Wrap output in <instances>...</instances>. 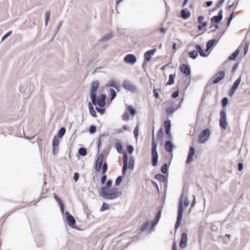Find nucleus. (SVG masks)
<instances>
[{"mask_svg": "<svg viewBox=\"0 0 250 250\" xmlns=\"http://www.w3.org/2000/svg\"><path fill=\"white\" fill-rule=\"evenodd\" d=\"M121 192H119L117 188H113L110 190L100 192V195L105 199L112 200L114 199L121 195Z\"/></svg>", "mask_w": 250, "mask_h": 250, "instance_id": "obj_1", "label": "nucleus"}, {"mask_svg": "<svg viewBox=\"0 0 250 250\" xmlns=\"http://www.w3.org/2000/svg\"><path fill=\"white\" fill-rule=\"evenodd\" d=\"M104 157H97L95 162L94 169L96 172H99L102 167V174H105L107 170V164Z\"/></svg>", "mask_w": 250, "mask_h": 250, "instance_id": "obj_2", "label": "nucleus"}, {"mask_svg": "<svg viewBox=\"0 0 250 250\" xmlns=\"http://www.w3.org/2000/svg\"><path fill=\"white\" fill-rule=\"evenodd\" d=\"M183 193H182L178 205V212H177V220L175 224V229L176 230L177 229L181 223V221L183 218V214L184 212V206H183Z\"/></svg>", "mask_w": 250, "mask_h": 250, "instance_id": "obj_3", "label": "nucleus"}, {"mask_svg": "<svg viewBox=\"0 0 250 250\" xmlns=\"http://www.w3.org/2000/svg\"><path fill=\"white\" fill-rule=\"evenodd\" d=\"M210 133V130L208 128L204 129L200 134L198 142L200 143H205L209 139Z\"/></svg>", "mask_w": 250, "mask_h": 250, "instance_id": "obj_4", "label": "nucleus"}, {"mask_svg": "<svg viewBox=\"0 0 250 250\" xmlns=\"http://www.w3.org/2000/svg\"><path fill=\"white\" fill-rule=\"evenodd\" d=\"M220 118L219 120V125L220 127L225 130L227 129V115L226 110L223 108L220 112Z\"/></svg>", "mask_w": 250, "mask_h": 250, "instance_id": "obj_5", "label": "nucleus"}, {"mask_svg": "<svg viewBox=\"0 0 250 250\" xmlns=\"http://www.w3.org/2000/svg\"><path fill=\"white\" fill-rule=\"evenodd\" d=\"M122 87L125 90L134 93L136 91V87L128 80H125L122 84Z\"/></svg>", "mask_w": 250, "mask_h": 250, "instance_id": "obj_6", "label": "nucleus"}, {"mask_svg": "<svg viewBox=\"0 0 250 250\" xmlns=\"http://www.w3.org/2000/svg\"><path fill=\"white\" fill-rule=\"evenodd\" d=\"M19 90L20 92L27 97H29L32 91L31 90V85L28 84H24L23 85H21L19 87Z\"/></svg>", "mask_w": 250, "mask_h": 250, "instance_id": "obj_7", "label": "nucleus"}, {"mask_svg": "<svg viewBox=\"0 0 250 250\" xmlns=\"http://www.w3.org/2000/svg\"><path fill=\"white\" fill-rule=\"evenodd\" d=\"M164 127L165 128L166 134L167 135L168 137L170 139L172 138V134L171 133V121L167 119L164 122Z\"/></svg>", "mask_w": 250, "mask_h": 250, "instance_id": "obj_8", "label": "nucleus"}, {"mask_svg": "<svg viewBox=\"0 0 250 250\" xmlns=\"http://www.w3.org/2000/svg\"><path fill=\"white\" fill-rule=\"evenodd\" d=\"M106 96L105 94L96 95V100L100 107H104L106 104Z\"/></svg>", "mask_w": 250, "mask_h": 250, "instance_id": "obj_9", "label": "nucleus"}, {"mask_svg": "<svg viewBox=\"0 0 250 250\" xmlns=\"http://www.w3.org/2000/svg\"><path fill=\"white\" fill-rule=\"evenodd\" d=\"M100 83L98 81H92L90 85L89 95H96Z\"/></svg>", "mask_w": 250, "mask_h": 250, "instance_id": "obj_10", "label": "nucleus"}, {"mask_svg": "<svg viewBox=\"0 0 250 250\" xmlns=\"http://www.w3.org/2000/svg\"><path fill=\"white\" fill-rule=\"evenodd\" d=\"M124 60L128 64H134L137 62V58L134 54H128L125 56Z\"/></svg>", "mask_w": 250, "mask_h": 250, "instance_id": "obj_11", "label": "nucleus"}, {"mask_svg": "<svg viewBox=\"0 0 250 250\" xmlns=\"http://www.w3.org/2000/svg\"><path fill=\"white\" fill-rule=\"evenodd\" d=\"M223 12L222 9H221L219 11L217 15L212 17L210 19L211 23L214 24V23H220V21L222 20L223 18Z\"/></svg>", "mask_w": 250, "mask_h": 250, "instance_id": "obj_12", "label": "nucleus"}, {"mask_svg": "<svg viewBox=\"0 0 250 250\" xmlns=\"http://www.w3.org/2000/svg\"><path fill=\"white\" fill-rule=\"evenodd\" d=\"M241 82V76H240L234 82L232 86L229 91V96L232 97L235 91L237 89Z\"/></svg>", "mask_w": 250, "mask_h": 250, "instance_id": "obj_13", "label": "nucleus"}, {"mask_svg": "<svg viewBox=\"0 0 250 250\" xmlns=\"http://www.w3.org/2000/svg\"><path fill=\"white\" fill-rule=\"evenodd\" d=\"M225 77V72L223 71H220L217 72L213 77L212 83L216 84L223 79Z\"/></svg>", "mask_w": 250, "mask_h": 250, "instance_id": "obj_14", "label": "nucleus"}, {"mask_svg": "<svg viewBox=\"0 0 250 250\" xmlns=\"http://www.w3.org/2000/svg\"><path fill=\"white\" fill-rule=\"evenodd\" d=\"M65 217L68 225L71 228H73L76 223L74 217L68 211L66 212Z\"/></svg>", "mask_w": 250, "mask_h": 250, "instance_id": "obj_15", "label": "nucleus"}, {"mask_svg": "<svg viewBox=\"0 0 250 250\" xmlns=\"http://www.w3.org/2000/svg\"><path fill=\"white\" fill-rule=\"evenodd\" d=\"M115 148L116 149L118 153L123 154V156H128L126 151H123V145L122 142H117L114 145Z\"/></svg>", "mask_w": 250, "mask_h": 250, "instance_id": "obj_16", "label": "nucleus"}, {"mask_svg": "<svg viewBox=\"0 0 250 250\" xmlns=\"http://www.w3.org/2000/svg\"><path fill=\"white\" fill-rule=\"evenodd\" d=\"M188 241V234L187 233L184 232L182 234L181 238L180 241L179 245L180 247L184 249L187 246Z\"/></svg>", "mask_w": 250, "mask_h": 250, "instance_id": "obj_17", "label": "nucleus"}, {"mask_svg": "<svg viewBox=\"0 0 250 250\" xmlns=\"http://www.w3.org/2000/svg\"><path fill=\"white\" fill-rule=\"evenodd\" d=\"M157 143L154 139V132L153 131V138L152 141V153L151 156H158V153L157 151Z\"/></svg>", "mask_w": 250, "mask_h": 250, "instance_id": "obj_18", "label": "nucleus"}, {"mask_svg": "<svg viewBox=\"0 0 250 250\" xmlns=\"http://www.w3.org/2000/svg\"><path fill=\"white\" fill-rule=\"evenodd\" d=\"M156 51L155 48L147 51L144 54V60L149 62Z\"/></svg>", "mask_w": 250, "mask_h": 250, "instance_id": "obj_19", "label": "nucleus"}, {"mask_svg": "<svg viewBox=\"0 0 250 250\" xmlns=\"http://www.w3.org/2000/svg\"><path fill=\"white\" fill-rule=\"evenodd\" d=\"M180 69L183 74L187 76H190L191 70L188 65L183 64L181 66Z\"/></svg>", "mask_w": 250, "mask_h": 250, "instance_id": "obj_20", "label": "nucleus"}, {"mask_svg": "<svg viewBox=\"0 0 250 250\" xmlns=\"http://www.w3.org/2000/svg\"><path fill=\"white\" fill-rule=\"evenodd\" d=\"M113 37V34L112 32L107 33L104 35L102 36L99 39V42H105L109 40Z\"/></svg>", "mask_w": 250, "mask_h": 250, "instance_id": "obj_21", "label": "nucleus"}, {"mask_svg": "<svg viewBox=\"0 0 250 250\" xmlns=\"http://www.w3.org/2000/svg\"><path fill=\"white\" fill-rule=\"evenodd\" d=\"M196 49V51H197V53H199V55L201 57H206L208 56V54H206L204 51L203 50L202 46L199 44H196L195 46Z\"/></svg>", "mask_w": 250, "mask_h": 250, "instance_id": "obj_22", "label": "nucleus"}, {"mask_svg": "<svg viewBox=\"0 0 250 250\" xmlns=\"http://www.w3.org/2000/svg\"><path fill=\"white\" fill-rule=\"evenodd\" d=\"M165 147L167 151L171 153V156H172V141H167L165 144Z\"/></svg>", "mask_w": 250, "mask_h": 250, "instance_id": "obj_23", "label": "nucleus"}, {"mask_svg": "<svg viewBox=\"0 0 250 250\" xmlns=\"http://www.w3.org/2000/svg\"><path fill=\"white\" fill-rule=\"evenodd\" d=\"M101 137H100L99 139H98V143H97V151H98V153H97V156H105L106 155H107L108 154L106 153L107 152H104L103 153V152H101V153H99V151H100V146H101Z\"/></svg>", "mask_w": 250, "mask_h": 250, "instance_id": "obj_24", "label": "nucleus"}, {"mask_svg": "<svg viewBox=\"0 0 250 250\" xmlns=\"http://www.w3.org/2000/svg\"><path fill=\"white\" fill-rule=\"evenodd\" d=\"M135 160L134 157H128L127 160V167L128 169H132L134 168Z\"/></svg>", "mask_w": 250, "mask_h": 250, "instance_id": "obj_25", "label": "nucleus"}, {"mask_svg": "<svg viewBox=\"0 0 250 250\" xmlns=\"http://www.w3.org/2000/svg\"><path fill=\"white\" fill-rule=\"evenodd\" d=\"M190 16V12L185 9L181 11V17L184 20L188 19Z\"/></svg>", "mask_w": 250, "mask_h": 250, "instance_id": "obj_26", "label": "nucleus"}, {"mask_svg": "<svg viewBox=\"0 0 250 250\" xmlns=\"http://www.w3.org/2000/svg\"><path fill=\"white\" fill-rule=\"evenodd\" d=\"M240 49L239 48H238L230 56H229L228 58V60H235L240 53Z\"/></svg>", "mask_w": 250, "mask_h": 250, "instance_id": "obj_27", "label": "nucleus"}, {"mask_svg": "<svg viewBox=\"0 0 250 250\" xmlns=\"http://www.w3.org/2000/svg\"><path fill=\"white\" fill-rule=\"evenodd\" d=\"M88 109L89 110V113H90L91 116L93 117H97L96 112L90 102H89L88 103Z\"/></svg>", "mask_w": 250, "mask_h": 250, "instance_id": "obj_28", "label": "nucleus"}, {"mask_svg": "<svg viewBox=\"0 0 250 250\" xmlns=\"http://www.w3.org/2000/svg\"><path fill=\"white\" fill-rule=\"evenodd\" d=\"M112 181L111 180H108L106 183V185L104 187H102L101 188V192L108 190V189L111 187L112 185Z\"/></svg>", "mask_w": 250, "mask_h": 250, "instance_id": "obj_29", "label": "nucleus"}, {"mask_svg": "<svg viewBox=\"0 0 250 250\" xmlns=\"http://www.w3.org/2000/svg\"><path fill=\"white\" fill-rule=\"evenodd\" d=\"M128 157H123V167L122 168V174L125 175L128 169L127 167V160Z\"/></svg>", "mask_w": 250, "mask_h": 250, "instance_id": "obj_30", "label": "nucleus"}, {"mask_svg": "<svg viewBox=\"0 0 250 250\" xmlns=\"http://www.w3.org/2000/svg\"><path fill=\"white\" fill-rule=\"evenodd\" d=\"M155 178L160 180L161 182H166L167 181V178L166 176L161 174H156L155 175Z\"/></svg>", "mask_w": 250, "mask_h": 250, "instance_id": "obj_31", "label": "nucleus"}, {"mask_svg": "<svg viewBox=\"0 0 250 250\" xmlns=\"http://www.w3.org/2000/svg\"><path fill=\"white\" fill-rule=\"evenodd\" d=\"M164 135V129H163V127H161L159 129L158 134H157V137L158 140L159 141H161V142L163 143L162 138H163Z\"/></svg>", "mask_w": 250, "mask_h": 250, "instance_id": "obj_32", "label": "nucleus"}, {"mask_svg": "<svg viewBox=\"0 0 250 250\" xmlns=\"http://www.w3.org/2000/svg\"><path fill=\"white\" fill-rule=\"evenodd\" d=\"M65 131H66V129H65V127H61L58 130V131L57 132V136H56L58 137V138H62L63 137V136L64 135Z\"/></svg>", "mask_w": 250, "mask_h": 250, "instance_id": "obj_33", "label": "nucleus"}, {"mask_svg": "<svg viewBox=\"0 0 250 250\" xmlns=\"http://www.w3.org/2000/svg\"><path fill=\"white\" fill-rule=\"evenodd\" d=\"M78 154L81 156H85L87 154V150L85 147H81L78 150Z\"/></svg>", "mask_w": 250, "mask_h": 250, "instance_id": "obj_34", "label": "nucleus"}, {"mask_svg": "<svg viewBox=\"0 0 250 250\" xmlns=\"http://www.w3.org/2000/svg\"><path fill=\"white\" fill-rule=\"evenodd\" d=\"M216 42V40L215 39L210 40L207 42L206 47H208V48H211L213 47Z\"/></svg>", "mask_w": 250, "mask_h": 250, "instance_id": "obj_35", "label": "nucleus"}, {"mask_svg": "<svg viewBox=\"0 0 250 250\" xmlns=\"http://www.w3.org/2000/svg\"><path fill=\"white\" fill-rule=\"evenodd\" d=\"M149 222L148 221L142 224L140 228V232H143L146 230V229L149 227Z\"/></svg>", "mask_w": 250, "mask_h": 250, "instance_id": "obj_36", "label": "nucleus"}, {"mask_svg": "<svg viewBox=\"0 0 250 250\" xmlns=\"http://www.w3.org/2000/svg\"><path fill=\"white\" fill-rule=\"evenodd\" d=\"M183 101V99H182L179 102H178L179 104H176V102H177V100L176 101H173V113L179 107H180L181 105V104Z\"/></svg>", "mask_w": 250, "mask_h": 250, "instance_id": "obj_37", "label": "nucleus"}, {"mask_svg": "<svg viewBox=\"0 0 250 250\" xmlns=\"http://www.w3.org/2000/svg\"><path fill=\"white\" fill-rule=\"evenodd\" d=\"M90 95V98L92 103V104H93L94 105L96 106L97 105H98V104L96 100V95Z\"/></svg>", "mask_w": 250, "mask_h": 250, "instance_id": "obj_38", "label": "nucleus"}, {"mask_svg": "<svg viewBox=\"0 0 250 250\" xmlns=\"http://www.w3.org/2000/svg\"><path fill=\"white\" fill-rule=\"evenodd\" d=\"M189 57L192 59H195L198 56V54L197 53V51L195 50H193L192 51L189 52L188 53Z\"/></svg>", "mask_w": 250, "mask_h": 250, "instance_id": "obj_39", "label": "nucleus"}, {"mask_svg": "<svg viewBox=\"0 0 250 250\" xmlns=\"http://www.w3.org/2000/svg\"><path fill=\"white\" fill-rule=\"evenodd\" d=\"M50 16V11H47L45 13V25L46 26L47 25L49 18Z\"/></svg>", "mask_w": 250, "mask_h": 250, "instance_id": "obj_40", "label": "nucleus"}, {"mask_svg": "<svg viewBox=\"0 0 250 250\" xmlns=\"http://www.w3.org/2000/svg\"><path fill=\"white\" fill-rule=\"evenodd\" d=\"M128 111L131 115H135L137 113V110L132 106L129 105L128 107Z\"/></svg>", "mask_w": 250, "mask_h": 250, "instance_id": "obj_41", "label": "nucleus"}, {"mask_svg": "<svg viewBox=\"0 0 250 250\" xmlns=\"http://www.w3.org/2000/svg\"><path fill=\"white\" fill-rule=\"evenodd\" d=\"M109 92L110 95V100L111 101L115 98L116 96V93L115 90L112 88L110 89Z\"/></svg>", "mask_w": 250, "mask_h": 250, "instance_id": "obj_42", "label": "nucleus"}, {"mask_svg": "<svg viewBox=\"0 0 250 250\" xmlns=\"http://www.w3.org/2000/svg\"><path fill=\"white\" fill-rule=\"evenodd\" d=\"M134 147L131 145H127L126 146V152L129 154H132L133 152L134 151Z\"/></svg>", "mask_w": 250, "mask_h": 250, "instance_id": "obj_43", "label": "nucleus"}, {"mask_svg": "<svg viewBox=\"0 0 250 250\" xmlns=\"http://www.w3.org/2000/svg\"><path fill=\"white\" fill-rule=\"evenodd\" d=\"M59 138L56 136H54L52 140V146H58L60 140Z\"/></svg>", "mask_w": 250, "mask_h": 250, "instance_id": "obj_44", "label": "nucleus"}, {"mask_svg": "<svg viewBox=\"0 0 250 250\" xmlns=\"http://www.w3.org/2000/svg\"><path fill=\"white\" fill-rule=\"evenodd\" d=\"M236 0H229L228 2L227 8L230 10L235 4Z\"/></svg>", "mask_w": 250, "mask_h": 250, "instance_id": "obj_45", "label": "nucleus"}, {"mask_svg": "<svg viewBox=\"0 0 250 250\" xmlns=\"http://www.w3.org/2000/svg\"><path fill=\"white\" fill-rule=\"evenodd\" d=\"M109 208V206L108 204L104 202L102 204V206L100 209V211L102 212L105 210H107Z\"/></svg>", "mask_w": 250, "mask_h": 250, "instance_id": "obj_46", "label": "nucleus"}, {"mask_svg": "<svg viewBox=\"0 0 250 250\" xmlns=\"http://www.w3.org/2000/svg\"><path fill=\"white\" fill-rule=\"evenodd\" d=\"M123 179V176H119L117 177L115 182V186H119L121 183L122 180Z\"/></svg>", "mask_w": 250, "mask_h": 250, "instance_id": "obj_47", "label": "nucleus"}, {"mask_svg": "<svg viewBox=\"0 0 250 250\" xmlns=\"http://www.w3.org/2000/svg\"><path fill=\"white\" fill-rule=\"evenodd\" d=\"M139 130V126L138 125H136V126H135L134 130V137L135 138V139L136 140H137L138 138Z\"/></svg>", "mask_w": 250, "mask_h": 250, "instance_id": "obj_48", "label": "nucleus"}, {"mask_svg": "<svg viewBox=\"0 0 250 250\" xmlns=\"http://www.w3.org/2000/svg\"><path fill=\"white\" fill-rule=\"evenodd\" d=\"M168 167L167 163L164 164L161 168V171L163 173H166L167 171Z\"/></svg>", "mask_w": 250, "mask_h": 250, "instance_id": "obj_49", "label": "nucleus"}, {"mask_svg": "<svg viewBox=\"0 0 250 250\" xmlns=\"http://www.w3.org/2000/svg\"><path fill=\"white\" fill-rule=\"evenodd\" d=\"M221 103L223 107H226L229 104V100L228 98H223L222 100Z\"/></svg>", "mask_w": 250, "mask_h": 250, "instance_id": "obj_50", "label": "nucleus"}, {"mask_svg": "<svg viewBox=\"0 0 250 250\" xmlns=\"http://www.w3.org/2000/svg\"><path fill=\"white\" fill-rule=\"evenodd\" d=\"M212 27H214V29L210 31L209 32H212L215 31L217 29L220 28L219 23H211V25L210 26V28H211Z\"/></svg>", "mask_w": 250, "mask_h": 250, "instance_id": "obj_51", "label": "nucleus"}, {"mask_svg": "<svg viewBox=\"0 0 250 250\" xmlns=\"http://www.w3.org/2000/svg\"><path fill=\"white\" fill-rule=\"evenodd\" d=\"M96 131V127L94 125H91L89 128V132L91 134L94 133Z\"/></svg>", "mask_w": 250, "mask_h": 250, "instance_id": "obj_52", "label": "nucleus"}, {"mask_svg": "<svg viewBox=\"0 0 250 250\" xmlns=\"http://www.w3.org/2000/svg\"><path fill=\"white\" fill-rule=\"evenodd\" d=\"M95 109L98 112L100 113L101 114H103L105 112V109L103 107H96Z\"/></svg>", "mask_w": 250, "mask_h": 250, "instance_id": "obj_53", "label": "nucleus"}, {"mask_svg": "<svg viewBox=\"0 0 250 250\" xmlns=\"http://www.w3.org/2000/svg\"><path fill=\"white\" fill-rule=\"evenodd\" d=\"M116 84V83L114 81L111 80L108 82V83L106 84V86L107 87H114Z\"/></svg>", "mask_w": 250, "mask_h": 250, "instance_id": "obj_54", "label": "nucleus"}, {"mask_svg": "<svg viewBox=\"0 0 250 250\" xmlns=\"http://www.w3.org/2000/svg\"><path fill=\"white\" fill-rule=\"evenodd\" d=\"M195 153V150L193 146H191L189 149L188 156H193Z\"/></svg>", "mask_w": 250, "mask_h": 250, "instance_id": "obj_55", "label": "nucleus"}, {"mask_svg": "<svg viewBox=\"0 0 250 250\" xmlns=\"http://www.w3.org/2000/svg\"><path fill=\"white\" fill-rule=\"evenodd\" d=\"M12 33V31H9L7 32L6 34H5L1 38V42H3L4 40H5L7 37L10 36Z\"/></svg>", "mask_w": 250, "mask_h": 250, "instance_id": "obj_56", "label": "nucleus"}, {"mask_svg": "<svg viewBox=\"0 0 250 250\" xmlns=\"http://www.w3.org/2000/svg\"><path fill=\"white\" fill-rule=\"evenodd\" d=\"M162 207H161L159 210L158 211L157 213V214L155 216V219H157V220H159L160 218H161V213H162Z\"/></svg>", "mask_w": 250, "mask_h": 250, "instance_id": "obj_57", "label": "nucleus"}, {"mask_svg": "<svg viewBox=\"0 0 250 250\" xmlns=\"http://www.w3.org/2000/svg\"><path fill=\"white\" fill-rule=\"evenodd\" d=\"M159 157H152V165L154 167H156L158 165Z\"/></svg>", "mask_w": 250, "mask_h": 250, "instance_id": "obj_58", "label": "nucleus"}, {"mask_svg": "<svg viewBox=\"0 0 250 250\" xmlns=\"http://www.w3.org/2000/svg\"><path fill=\"white\" fill-rule=\"evenodd\" d=\"M193 200H192V201L191 202V204L190 208H189V209L188 210L189 212L191 211L192 208L195 206V205L196 204L195 196V195H193Z\"/></svg>", "mask_w": 250, "mask_h": 250, "instance_id": "obj_59", "label": "nucleus"}, {"mask_svg": "<svg viewBox=\"0 0 250 250\" xmlns=\"http://www.w3.org/2000/svg\"><path fill=\"white\" fill-rule=\"evenodd\" d=\"M122 119L124 121H128L129 119V114L127 112L125 113L122 115Z\"/></svg>", "mask_w": 250, "mask_h": 250, "instance_id": "obj_60", "label": "nucleus"}, {"mask_svg": "<svg viewBox=\"0 0 250 250\" xmlns=\"http://www.w3.org/2000/svg\"><path fill=\"white\" fill-rule=\"evenodd\" d=\"M218 226L215 224H212L211 225V229L212 231L216 232L218 230Z\"/></svg>", "mask_w": 250, "mask_h": 250, "instance_id": "obj_61", "label": "nucleus"}, {"mask_svg": "<svg viewBox=\"0 0 250 250\" xmlns=\"http://www.w3.org/2000/svg\"><path fill=\"white\" fill-rule=\"evenodd\" d=\"M148 62L146 61V60H144V62L142 64V68L144 70V71L145 72L146 71V68H147V62Z\"/></svg>", "mask_w": 250, "mask_h": 250, "instance_id": "obj_62", "label": "nucleus"}, {"mask_svg": "<svg viewBox=\"0 0 250 250\" xmlns=\"http://www.w3.org/2000/svg\"><path fill=\"white\" fill-rule=\"evenodd\" d=\"M54 198L59 205H61V204L63 203L61 199L55 194H54Z\"/></svg>", "mask_w": 250, "mask_h": 250, "instance_id": "obj_63", "label": "nucleus"}, {"mask_svg": "<svg viewBox=\"0 0 250 250\" xmlns=\"http://www.w3.org/2000/svg\"><path fill=\"white\" fill-rule=\"evenodd\" d=\"M208 23L207 21H204L203 22L201 23V24L198 26V29L199 30H201L203 27H205L207 25Z\"/></svg>", "mask_w": 250, "mask_h": 250, "instance_id": "obj_64", "label": "nucleus"}]
</instances>
